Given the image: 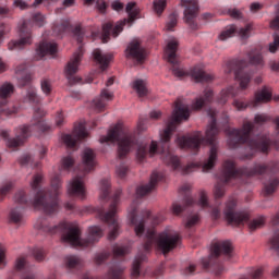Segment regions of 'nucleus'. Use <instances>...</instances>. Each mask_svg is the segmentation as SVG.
<instances>
[{"instance_id":"nucleus-1","label":"nucleus","mask_w":279,"mask_h":279,"mask_svg":"<svg viewBox=\"0 0 279 279\" xmlns=\"http://www.w3.org/2000/svg\"><path fill=\"white\" fill-rule=\"evenodd\" d=\"M191 117V109L187 105L183 104L182 100L178 99L174 102V110L172 116L168 119L167 126L163 132L160 133V143L151 142L149 144L145 142L138 143V138L135 133L130 131H123L120 125H116L108 131L106 136L100 137V143H118V156L119 158H125V155L132 151V149H137L136 158L140 162H143L149 156L156 154H162V159L168 167H171L173 171L182 169L180 163V158L174 156L169 148V142L173 135L174 130L182 123V121H189Z\"/></svg>"},{"instance_id":"nucleus-2","label":"nucleus","mask_w":279,"mask_h":279,"mask_svg":"<svg viewBox=\"0 0 279 279\" xmlns=\"http://www.w3.org/2000/svg\"><path fill=\"white\" fill-rule=\"evenodd\" d=\"M271 118L269 116L262 113L256 114L254 122L245 121L241 129L228 128L226 129V134L228 136L227 143L230 149H236L240 145H248L251 153L243 156V160H252L256 156V151L260 154H269L271 147L279 149V117L275 119V125L277 128V134L275 138L267 133L259 134L256 138L252 140V132L256 125H265Z\"/></svg>"},{"instance_id":"nucleus-3","label":"nucleus","mask_w":279,"mask_h":279,"mask_svg":"<svg viewBox=\"0 0 279 279\" xmlns=\"http://www.w3.org/2000/svg\"><path fill=\"white\" fill-rule=\"evenodd\" d=\"M40 184H43V174H35L31 182L32 190L35 193L34 197L28 198L25 191L20 190L14 195L15 204L20 206H33L35 210H41L45 215H57L58 210H60L58 195H60V190L62 189L60 175L56 173L51 178L52 191L41 189Z\"/></svg>"},{"instance_id":"nucleus-4","label":"nucleus","mask_w":279,"mask_h":279,"mask_svg":"<svg viewBox=\"0 0 279 279\" xmlns=\"http://www.w3.org/2000/svg\"><path fill=\"white\" fill-rule=\"evenodd\" d=\"M123 191L121 189L116 190L113 196L110 198V180L102 179L100 181V197L102 199H110L109 209L106 211L104 207L94 208L90 206L75 207L73 203H65L64 207L66 210H74L78 215H90V213H96L97 217L108 223L109 226V241H114L119 236V218L117 213H119V203L121 202V194Z\"/></svg>"},{"instance_id":"nucleus-5","label":"nucleus","mask_w":279,"mask_h":279,"mask_svg":"<svg viewBox=\"0 0 279 279\" xmlns=\"http://www.w3.org/2000/svg\"><path fill=\"white\" fill-rule=\"evenodd\" d=\"M36 230L45 234H58L61 232V241L68 243L72 247H90L94 243H98L99 239L104 236V231L99 227H90L86 239H82V230L75 222H61L51 226L47 218H39L35 223Z\"/></svg>"},{"instance_id":"nucleus-6","label":"nucleus","mask_w":279,"mask_h":279,"mask_svg":"<svg viewBox=\"0 0 279 279\" xmlns=\"http://www.w3.org/2000/svg\"><path fill=\"white\" fill-rule=\"evenodd\" d=\"M207 114L210 117L211 121L205 135L202 131H196L191 136L177 137V145L181 147V149H191L194 154L199 151L202 145H210L209 157L203 163L204 172L214 169L217 162V153L219 151V146L217 145V134H219V128H217V110L209 109Z\"/></svg>"},{"instance_id":"nucleus-7","label":"nucleus","mask_w":279,"mask_h":279,"mask_svg":"<svg viewBox=\"0 0 279 279\" xmlns=\"http://www.w3.org/2000/svg\"><path fill=\"white\" fill-rule=\"evenodd\" d=\"M279 172V162L276 160L268 163L256 162L252 168L242 167L236 168V163L232 160H226L222 165V171L219 175L218 182L214 189L216 202L226 195V187L232 180L239 178H260V175H274Z\"/></svg>"},{"instance_id":"nucleus-8","label":"nucleus","mask_w":279,"mask_h":279,"mask_svg":"<svg viewBox=\"0 0 279 279\" xmlns=\"http://www.w3.org/2000/svg\"><path fill=\"white\" fill-rule=\"evenodd\" d=\"M178 243H180V234L173 231V229H166L159 234L156 233V230L149 229L145 235V242L143 244V252H140L133 262L131 268V278L136 279L141 276V265L145 263L147 258V252L154 247H158L162 254L167 255L172 250L178 247Z\"/></svg>"},{"instance_id":"nucleus-9","label":"nucleus","mask_w":279,"mask_h":279,"mask_svg":"<svg viewBox=\"0 0 279 279\" xmlns=\"http://www.w3.org/2000/svg\"><path fill=\"white\" fill-rule=\"evenodd\" d=\"M44 117L45 110H43L40 107H35L32 125H23L17 128L15 130L14 138L10 137L9 130H1L0 137L5 141L7 147H10L11 149L20 147V145H23V143H25V141L32 136L34 130H38V132H47V124H45V120H43Z\"/></svg>"},{"instance_id":"nucleus-10","label":"nucleus","mask_w":279,"mask_h":279,"mask_svg":"<svg viewBox=\"0 0 279 279\" xmlns=\"http://www.w3.org/2000/svg\"><path fill=\"white\" fill-rule=\"evenodd\" d=\"M95 167H97L95 151L90 148H85L82 155V166L78 168V174H76L68 185V193L71 197H80L81 199L86 197L84 178L87 173H90V171H95Z\"/></svg>"},{"instance_id":"nucleus-11","label":"nucleus","mask_w":279,"mask_h":279,"mask_svg":"<svg viewBox=\"0 0 279 279\" xmlns=\"http://www.w3.org/2000/svg\"><path fill=\"white\" fill-rule=\"evenodd\" d=\"M73 35L76 43H78V49L74 52L73 58L65 66V76L71 86H73V84H82V77L75 76V73H77L80 62H82V56H84V45L82 43H84V38H88V35H86L82 26H75Z\"/></svg>"},{"instance_id":"nucleus-12","label":"nucleus","mask_w":279,"mask_h":279,"mask_svg":"<svg viewBox=\"0 0 279 279\" xmlns=\"http://www.w3.org/2000/svg\"><path fill=\"white\" fill-rule=\"evenodd\" d=\"M129 219L131 225L135 228L136 236H143L145 232V225L151 223V226H158L160 218L158 216H151V211L143 210L138 215V199H135L129 209Z\"/></svg>"},{"instance_id":"nucleus-13","label":"nucleus","mask_w":279,"mask_h":279,"mask_svg":"<svg viewBox=\"0 0 279 279\" xmlns=\"http://www.w3.org/2000/svg\"><path fill=\"white\" fill-rule=\"evenodd\" d=\"M125 12L126 14H129V19H124L114 27H112V23L110 22L102 25V43H108V40H110V34H112L113 38H117V36H119V34L123 32V27H125V24L129 23V26H132L136 19H138V14H141V10L136 5V2H129L126 4Z\"/></svg>"},{"instance_id":"nucleus-14","label":"nucleus","mask_w":279,"mask_h":279,"mask_svg":"<svg viewBox=\"0 0 279 279\" xmlns=\"http://www.w3.org/2000/svg\"><path fill=\"white\" fill-rule=\"evenodd\" d=\"M250 63L245 61V59L239 60L234 59L228 61L225 65V73L230 75V73H234L235 78L240 81V88L241 90H245L252 82V72L245 71Z\"/></svg>"},{"instance_id":"nucleus-15","label":"nucleus","mask_w":279,"mask_h":279,"mask_svg":"<svg viewBox=\"0 0 279 279\" xmlns=\"http://www.w3.org/2000/svg\"><path fill=\"white\" fill-rule=\"evenodd\" d=\"M223 215L230 226H243L250 221V213L236 211V199L234 198L227 202Z\"/></svg>"},{"instance_id":"nucleus-16","label":"nucleus","mask_w":279,"mask_h":279,"mask_svg":"<svg viewBox=\"0 0 279 279\" xmlns=\"http://www.w3.org/2000/svg\"><path fill=\"white\" fill-rule=\"evenodd\" d=\"M223 254L227 258H231L232 256V243L230 241H218L211 245V254L208 258L202 259V265L204 269H209L210 265H213L214 260H217L219 256Z\"/></svg>"},{"instance_id":"nucleus-17","label":"nucleus","mask_w":279,"mask_h":279,"mask_svg":"<svg viewBox=\"0 0 279 279\" xmlns=\"http://www.w3.org/2000/svg\"><path fill=\"white\" fill-rule=\"evenodd\" d=\"M178 39H170L165 49V57L167 61L171 64V71L173 75H175L177 77H184L186 73L184 72V70L181 69L180 62L178 61Z\"/></svg>"},{"instance_id":"nucleus-18","label":"nucleus","mask_w":279,"mask_h":279,"mask_svg":"<svg viewBox=\"0 0 279 279\" xmlns=\"http://www.w3.org/2000/svg\"><path fill=\"white\" fill-rule=\"evenodd\" d=\"M182 8L184 10V22L189 25L190 29L196 32L199 29L197 24V16H199V2L197 0H181Z\"/></svg>"},{"instance_id":"nucleus-19","label":"nucleus","mask_w":279,"mask_h":279,"mask_svg":"<svg viewBox=\"0 0 279 279\" xmlns=\"http://www.w3.org/2000/svg\"><path fill=\"white\" fill-rule=\"evenodd\" d=\"M34 43V36L32 35V28L29 22L24 21L20 26V39L11 40L8 45L9 51H21L25 47H29Z\"/></svg>"},{"instance_id":"nucleus-20","label":"nucleus","mask_w":279,"mask_h":279,"mask_svg":"<svg viewBox=\"0 0 279 279\" xmlns=\"http://www.w3.org/2000/svg\"><path fill=\"white\" fill-rule=\"evenodd\" d=\"M269 101H271V90L264 87L255 94V98L253 100L244 102L243 100L234 99L232 106H234L239 111H242L247 108H256L258 104H267Z\"/></svg>"},{"instance_id":"nucleus-21","label":"nucleus","mask_w":279,"mask_h":279,"mask_svg":"<svg viewBox=\"0 0 279 279\" xmlns=\"http://www.w3.org/2000/svg\"><path fill=\"white\" fill-rule=\"evenodd\" d=\"M84 138H88V131H86V124L84 122L75 124L72 134L62 135V141L68 149H77V143L84 141Z\"/></svg>"},{"instance_id":"nucleus-22","label":"nucleus","mask_w":279,"mask_h":279,"mask_svg":"<svg viewBox=\"0 0 279 279\" xmlns=\"http://www.w3.org/2000/svg\"><path fill=\"white\" fill-rule=\"evenodd\" d=\"M12 93H14V85L10 83H4L0 87V119L16 114L19 111L16 107H8V97H11Z\"/></svg>"},{"instance_id":"nucleus-23","label":"nucleus","mask_w":279,"mask_h":279,"mask_svg":"<svg viewBox=\"0 0 279 279\" xmlns=\"http://www.w3.org/2000/svg\"><path fill=\"white\" fill-rule=\"evenodd\" d=\"M19 86H21L22 88H24V86H28L26 95L24 97V101H26L27 104H32L33 106H39L43 99L40 98V96H38L36 87L32 85V74H24L20 76Z\"/></svg>"},{"instance_id":"nucleus-24","label":"nucleus","mask_w":279,"mask_h":279,"mask_svg":"<svg viewBox=\"0 0 279 279\" xmlns=\"http://www.w3.org/2000/svg\"><path fill=\"white\" fill-rule=\"evenodd\" d=\"M252 32V25L247 24L245 27L239 28L235 25L228 26L226 31H222L219 36L218 40H228V38H232L234 34H238L240 38L245 40Z\"/></svg>"},{"instance_id":"nucleus-25","label":"nucleus","mask_w":279,"mask_h":279,"mask_svg":"<svg viewBox=\"0 0 279 279\" xmlns=\"http://www.w3.org/2000/svg\"><path fill=\"white\" fill-rule=\"evenodd\" d=\"M190 192H191V184L189 183H185L180 187L179 193L184 196L183 198L184 206H182L180 203H173L172 204L173 215H181L184 208H189V206H193V204H195V201L193 199V197L189 195Z\"/></svg>"},{"instance_id":"nucleus-26","label":"nucleus","mask_w":279,"mask_h":279,"mask_svg":"<svg viewBox=\"0 0 279 279\" xmlns=\"http://www.w3.org/2000/svg\"><path fill=\"white\" fill-rule=\"evenodd\" d=\"M125 56L131 60H135L137 64H143L145 62V49L141 47V41H131L125 50Z\"/></svg>"},{"instance_id":"nucleus-27","label":"nucleus","mask_w":279,"mask_h":279,"mask_svg":"<svg viewBox=\"0 0 279 279\" xmlns=\"http://www.w3.org/2000/svg\"><path fill=\"white\" fill-rule=\"evenodd\" d=\"M162 173L160 172H153L150 175V181L148 184L141 185L136 189V197H145L148 193H151L154 189L158 185L160 181H162Z\"/></svg>"},{"instance_id":"nucleus-28","label":"nucleus","mask_w":279,"mask_h":279,"mask_svg":"<svg viewBox=\"0 0 279 279\" xmlns=\"http://www.w3.org/2000/svg\"><path fill=\"white\" fill-rule=\"evenodd\" d=\"M37 60H41L45 56H56L58 53V44L41 41L36 49Z\"/></svg>"},{"instance_id":"nucleus-29","label":"nucleus","mask_w":279,"mask_h":279,"mask_svg":"<svg viewBox=\"0 0 279 279\" xmlns=\"http://www.w3.org/2000/svg\"><path fill=\"white\" fill-rule=\"evenodd\" d=\"M114 95L108 89H102L100 96L93 100V106L97 112H104V108H106L107 101H112Z\"/></svg>"},{"instance_id":"nucleus-30","label":"nucleus","mask_w":279,"mask_h":279,"mask_svg":"<svg viewBox=\"0 0 279 279\" xmlns=\"http://www.w3.org/2000/svg\"><path fill=\"white\" fill-rule=\"evenodd\" d=\"M15 268L17 271H23L21 279H36V275H34V271L27 265V259H25V257L16 259Z\"/></svg>"},{"instance_id":"nucleus-31","label":"nucleus","mask_w":279,"mask_h":279,"mask_svg":"<svg viewBox=\"0 0 279 279\" xmlns=\"http://www.w3.org/2000/svg\"><path fill=\"white\" fill-rule=\"evenodd\" d=\"M191 77L194 78L195 82H213L215 80V75L208 74L204 71V68L201 65H195L191 72H190Z\"/></svg>"},{"instance_id":"nucleus-32","label":"nucleus","mask_w":279,"mask_h":279,"mask_svg":"<svg viewBox=\"0 0 279 279\" xmlns=\"http://www.w3.org/2000/svg\"><path fill=\"white\" fill-rule=\"evenodd\" d=\"M94 60L99 64L101 71H106L112 61V54L104 53L100 49H95L93 51Z\"/></svg>"},{"instance_id":"nucleus-33","label":"nucleus","mask_w":279,"mask_h":279,"mask_svg":"<svg viewBox=\"0 0 279 279\" xmlns=\"http://www.w3.org/2000/svg\"><path fill=\"white\" fill-rule=\"evenodd\" d=\"M213 101V92L210 89H206L204 96L196 98L192 104L193 110H202L205 104H210Z\"/></svg>"},{"instance_id":"nucleus-34","label":"nucleus","mask_w":279,"mask_h":279,"mask_svg":"<svg viewBox=\"0 0 279 279\" xmlns=\"http://www.w3.org/2000/svg\"><path fill=\"white\" fill-rule=\"evenodd\" d=\"M10 223H14L15 226H23L24 216H23V207H15L11 209L9 214Z\"/></svg>"},{"instance_id":"nucleus-35","label":"nucleus","mask_w":279,"mask_h":279,"mask_svg":"<svg viewBox=\"0 0 279 279\" xmlns=\"http://www.w3.org/2000/svg\"><path fill=\"white\" fill-rule=\"evenodd\" d=\"M247 58L250 64H253V66H265V61H263V54L260 53V50H258L257 48L248 51Z\"/></svg>"},{"instance_id":"nucleus-36","label":"nucleus","mask_w":279,"mask_h":279,"mask_svg":"<svg viewBox=\"0 0 279 279\" xmlns=\"http://www.w3.org/2000/svg\"><path fill=\"white\" fill-rule=\"evenodd\" d=\"M279 179L271 178L264 183L263 194L265 197H269V195H274L276 191H278Z\"/></svg>"},{"instance_id":"nucleus-37","label":"nucleus","mask_w":279,"mask_h":279,"mask_svg":"<svg viewBox=\"0 0 279 279\" xmlns=\"http://www.w3.org/2000/svg\"><path fill=\"white\" fill-rule=\"evenodd\" d=\"M239 95V88H234L233 86H229L226 89H222L220 96L218 98V104H227L228 99L232 97H236Z\"/></svg>"},{"instance_id":"nucleus-38","label":"nucleus","mask_w":279,"mask_h":279,"mask_svg":"<svg viewBox=\"0 0 279 279\" xmlns=\"http://www.w3.org/2000/svg\"><path fill=\"white\" fill-rule=\"evenodd\" d=\"M65 266L68 269H82V258L75 255H68L64 258Z\"/></svg>"},{"instance_id":"nucleus-39","label":"nucleus","mask_w":279,"mask_h":279,"mask_svg":"<svg viewBox=\"0 0 279 279\" xmlns=\"http://www.w3.org/2000/svg\"><path fill=\"white\" fill-rule=\"evenodd\" d=\"M113 258H123L126 254H130V245H113L112 248Z\"/></svg>"},{"instance_id":"nucleus-40","label":"nucleus","mask_w":279,"mask_h":279,"mask_svg":"<svg viewBox=\"0 0 279 279\" xmlns=\"http://www.w3.org/2000/svg\"><path fill=\"white\" fill-rule=\"evenodd\" d=\"M133 88L137 93L138 97L147 96V85L143 80H136L133 82Z\"/></svg>"},{"instance_id":"nucleus-41","label":"nucleus","mask_w":279,"mask_h":279,"mask_svg":"<svg viewBox=\"0 0 279 279\" xmlns=\"http://www.w3.org/2000/svg\"><path fill=\"white\" fill-rule=\"evenodd\" d=\"M69 27H71V22L69 20H62L59 24L53 25L52 31L57 36H62Z\"/></svg>"},{"instance_id":"nucleus-42","label":"nucleus","mask_w":279,"mask_h":279,"mask_svg":"<svg viewBox=\"0 0 279 279\" xmlns=\"http://www.w3.org/2000/svg\"><path fill=\"white\" fill-rule=\"evenodd\" d=\"M175 27H178V13L173 12L166 22V32H175Z\"/></svg>"},{"instance_id":"nucleus-43","label":"nucleus","mask_w":279,"mask_h":279,"mask_svg":"<svg viewBox=\"0 0 279 279\" xmlns=\"http://www.w3.org/2000/svg\"><path fill=\"white\" fill-rule=\"evenodd\" d=\"M75 165V160L71 156L63 157L61 160V166L59 168V171L62 173V171H71L73 169V166Z\"/></svg>"},{"instance_id":"nucleus-44","label":"nucleus","mask_w":279,"mask_h":279,"mask_svg":"<svg viewBox=\"0 0 279 279\" xmlns=\"http://www.w3.org/2000/svg\"><path fill=\"white\" fill-rule=\"evenodd\" d=\"M32 254L37 263H43V260H45L47 257V250L40 246H36L33 248Z\"/></svg>"},{"instance_id":"nucleus-45","label":"nucleus","mask_w":279,"mask_h":279,"mask_svg":"<svg viewBox=\"0 0 279 279\" xmlns=\"http://www.w3.org/2000/svg\"><path fill=\"white\" fill-rule=\"evenodd\" d=\"M266 218L264 216H260L253 221L248 223V228L251 232H254V230H258V228H263L265 226Z\"/></svg>"},{"instance_id":"nucleus-46","label":"nucleus","mask_w":279,"mask_h":279,"mask_svg":"<svg viewBox=\"0 0 279 279\" xmlns=\"http://www.w3.org/2000/svg\"><path fill=\"white\" fill-rule=\"evenodd\" d=\"M199 223V215L198 214H191L187 216L185 220V228L186 230H191L194 226H197Z\"/></svg>"},{"instance_id":"nucleus-47","label":"nucleus","mask_w":279,"mask_h":279,"mask_svg":"<svg viewBox=\"0 0 279 279\" xmlns=\"http://www.w3.org/2000/svg\"><path fill=\"white\" fill-rule=\"evenodd\" d=\"M40 88L47 97L51 95V90H53V86L51 85V80L49 78H43L40 82Z\"/></svg>"},{"instance_id":"nucleus-48","label":"nucleus","mask_w":279,"mask_h":279,"mask_svg":"<svg viewBox=\"0 0 279 279\" xmlns=\"http://www.w3.org/2000/svg\"><path fill=\"white\" fill-rule=\"evenodd\" d=\"M14 189V183L12 181L5 182L0 186V197H5L10 191Z\"/></svg>"},{"instance_id":"nucleus-49","label":"nucleus","mask_w":279,"mask_h":279,"mask_svg":"<svg viewBox=\"0 0 279 279\" xmlns=\"http://www.w3.org/2000/svg\"><path fill=\"white\" fill-rule=\"evenodd\" d=\"M165 8H167V0H155L154 1V10L156 14H162L165 12Z\"/></svg>"},{"instance_id":"nucleus-50","label":"nucleus","mask_w":279,"mask_h":279,"mask_svg":"<svg viewBox=\"0 0 279 279\" xmlns=\"http://www.w3.org/2000/svg\"><path fill=\"white\" fill-rule=\"evenodd\" d=\"M198 206L201 208H208V206H209V204H208V195L204 191H202L199 193Z\"/></svg>"},{"instance_id":"nucleus-51","label":"nucleus","mask_w":279,"mask_h":279,"mask_svg":"<svg viewBox=\"0 0 279 279\" xmlns=\"http://www.w3.org/2000/svg\"><path fill=\"white\" fill-rule=\"evenodd\" d=\"M32 22L37 25V27H43V25H45V15L35 13L32 17Z\"/></svg>"},{"instance_id":"nucleus-52","label":"nucleus","mask_w":279,"mask_h":279,"mask_svg":"<svg viewBox=\"0 0 279 279\" xmlns=\"http://www.w3.org/2000/svg\"><path fill=\"white\" fill-rule=\"evenodd\" d=\"M108 258H110V253L108 252L99 253L95 257V263L96 265H101L102 263H106Z\"/></svg>"},{"instance_id":"nucleus-53","label":"nucleus","mask_w":279,"mask_h":279,"mask_svg":"<svg viewBox=\"0 0 279 279\" xmlns=\"http://www.w3.org/2000/svg\"><path fill=\"white\" fill-rule=\"evenodd\" d=\"M270 247L279 253V231H276L274 236L269 241Z\"/></svg>"},{"instance_id":"nucleus-54","label":"nucleus","mask_w":279,"mask_h":279,"mask_svg":"<svg viewBox=\"0 0 279 279\" xmlns=\"http://www.w3.org/2000/svg\"><path fill=\"white\" fill-rule=\"evenodd\" d=\"M128 171H129V168H128V166H125V163H121L116 169L117 175L120 177L121 179H123L128 175Z\"/></svg>"},{"instance_id":"nucleus-55","label":"nucleus","mask_w":279,"mask_h":279,"mask_svg":"<svg viewBox=\"0 0 279 279\" xmlns=\"http://www.w3.org/2000/svg\"><path fill=\"white\" fill-rule=\"evenodd\" d=\"M263 278V268H257L252 275L243 276L240 279H260Z\"/></svg>"},{"instance_id":"nucleus-56","label":"nucleus","mask_w":279,"mask_h":279,"mask_svg":"<svg viewBox=\"0 0 279 279\" xmlns=\"http://www.w3.org/2000/svg\"><path fill=\"white\" fill-rule=\"evenodd\" d=\"M277 14L274 20L270 21L271 29H279V4L276 5Z\"/></svg>"},{"instance_id":"nucleus-57","label":"nucleus","mask_w":279,"mask_h":279,"mask_svg":"<svg viewBox=\"0 0 279 279\" xmlns=\"http://www.w3.org/2000/svg\"><path fill=\"white\" fill-rule=\"evenodd\" d=\"M8 263L5 262V247L0 244V269H3Z\"/></svg>"},{"instance_id":"nucleus-58","label":"nucleus","mask_w":279,"mask_h":279,"mask_svg":"<svg viewBox=\"0 0 279 279\" xmlns=\"http://www.w3.org/2000/svg\"><path fill=\"white\" fill-rule=\"evenodd\" d=\"M278 49H279V36L276 35L274 43L269 45V51L270 53H276Z\"/></svg>"},{"instance_id":"nucleus-59","label":"nucleus","mask_w":279,"mask_h":279,"mask_svg":"<svg viewBox=\"0 0 279 279\" xmlns=\"http://www.w3.org/2000/svg\"><path fill=\"white\" fill-rule=\"evenodd\" d=\"M8 32H10V27H8V25L1 23L0 24V45H1V43H3V38L8 34Z\"/></svg>"},{"instance_id":"nucleus-60","label":"nucleus","mask_w":279,"mask_h":279,"mask_svg":"<svg viewBox=\"0 0 279 279\" xmlns=\"http://www.w3.org/2000/svg\"><path fill=\"white\" fill-rule=\"evenodd\" d=\"M56 125L58 128H62V125H64V113H62V111L57 112Z\"/></svg>"},{"instance_id":"nucleus-61","label":"nucleus","mask_w":279,"mask_h":279,"mask_svg":"<svg viewBox=\"0 0 279 279\" xmlns=\"http://www.w3.org/2000/svg\"><path fill=\"white\" fill-rule=\"evenodd\" d=\"M269 69L275 73H279V59L269 61Z\"/></svg>"},{"instance_id":"nucleus-62","label":"nucleus","mask_w":279,"mask_h":279,"mask_svg":"<svg viewBox=\"0 0 279 279\" xmlns=\"http://www.w3.org/2000/svg\"><path fill=\"white\" fill-rule=\"evenodd\" d=\"M96 8L99 10V12L104 13L106 12V9L108 8V5L106 4V1L97 0Z\"/></svg>"},{"instance_id":"nucleus-63","label":"nucleus","mask_w":279,"mask_h":279,"mask_svg":"<svg viewBox=\"0 0 279 279\" xmlns=\"http://www.w3.org/2000/svg\"><path fill=\"white\" fill-rule=\"evenodd\" d=\"M20 163L22 166L32 165V155H24V156H22L21 159H20Z\"/></svg>"},{"instance_id":"nucleus-64","label":"nucleus","mask_w":279,"mask_h":279,"mask_svg":"<svg viewBox=\"0 0 279 279\" xmlns=\"http://www.w3.org/2000/svg\"><path fill=\"white\" fill-rule=\"evenodd\" d=\"M251 12H258V10H263V4L258 2H254L250 7Z\"/></svg>"}]
</instances>
